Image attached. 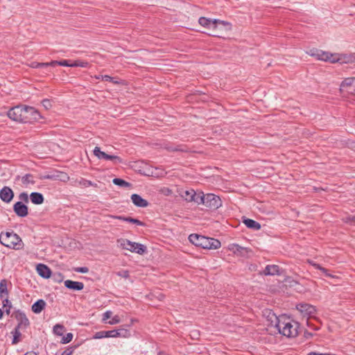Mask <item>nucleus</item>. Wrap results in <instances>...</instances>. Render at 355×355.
<instances>
[{
  "mask_svg": "<svg viewBox=\"0 0 355 355\" xmlns=\"http://www.w3.org/2000/svg\"><path fill=\"white\" fill-rule=\"evenodd\" d=\"M101 76H101V75H99V76H95V78H96V79H101Z\"/></svg>",
  "mask_w": 355,
  "mask_h": 355,
  "instance_id": "60",
  "label": "nucleus"
},
{
  "mask_svg": "<svg viewBox=\"0 0 355 355\" xmlns=\"http://www.w3.org/2000/svg\"><path fill=\"white\" fill-rule=\"evenodd\" d=\"M12 334H13V338L12 343V344H17L19 341V337L21 336V333L19 331V329L18 327H15L14 330L12 331Z\"/></svg>",
  "mask_w": 355,
  "mask_h": 355,
  "instance_id": "34",
  "label": "nucleus"
},
{
  "mask_svg": "<svg viewBox=\"0 0 355 355\" xmlns=\"http://www.w3.org/2000/svg\"><path fill=\"white\" fill-rule=\"evenodd\" d=\"M36 270L38 275L44 279H49L52 273L50 268L44 263H38L36 266Z\"/></svg>",
  "mask_w": 355,
  "mask_h": 355,
  "instance_id": "14",
  "label": "nucleus"
},
{
  "mask_svg": "<svg viewBox=\"0 0 355 355\" xmlns=\"http://www.w3.org/2000/svg\"><path fill=\"white\" fill-rule=\"evenodd\" d=\"M112 82H113L114 84H119V83H119V81H118V80H113Z\"/></svg>",
  "mask_w": 355,
  "mask_h": 355,
  "instance_id": "61",
  "label": "nucleus"
},
{
  "mask_svg": "<svg viewBox=\"0 0 355 355\" xmlns=\"http://www.w3.org/2000/svg\"><path fill=\"white\" fill-rule=\"evenodd\" d=\"M311 56L316 58L318 60L329 62V55L331 53L327 51H323L322 50L313 49L307 52Z\"/></svg>",
  "mask_w": 355,
  "mask_h": 355,
  "instance_id": "11",
  "label": "nucleus"
},
{
  "mask_svg": "<svg viewBox=\"0 0 355 355\" xmlns=\"http://www.w3.org/2000/svg\"><path fill=\"white\" fill-rule=\"evenodd\" d=\"M13 211L15 214L21 218H24L28 214V206L22 202H17L13 205Z\"/></svg>",
  "mask_w": 355,
  "mask_h": 355,
  "instance_id": "9",
  "label": "nucleus"
},
{
  "mask_svg": "<svg viewBox=\"0 0 355 355\" xmlns=\"http://www.w3.org/2000/svg\"><path fill=\"white\" fill-rule=\"evenodd\" d=\"M43 179L46 180H59L62 182H67L69 180V176L64 172H60L58 175H46L43 177Z\"/></svg>",
  "mask_w": 355,
  "mask_h": 355,
  "instance_id": "22",
  "label": "nucleus"
},
{
  "mask_svg": "<svg viewBox=\"0 0 355 355\" xmlns=\"http://www.w3.org/2000/svg\"><path fill=\"white\" fill-rule=\"evenodd\" d=\"M30 200L34 205H42L44 201V198L42 193L39 192H32L30 194Z\"/></svg>",
  "mask_w": 355,
  "mask_h": 355,
  "instance_id": "21",
  "label": "nucleus"
},
{
  "mask_svg": "<svg viewBox=\"0 0 355 355\" xmlns=\"http://www.w3.org/2000/svg\"><path fill=\"white\" fill-rule=\"evenodd\" d=\"M193 193H196V191L193 189H189L184 191L182 193H180V196L185 200L191 202L189 199L193 198Z\"/></svg>",
  "mask_w": 355,
  "mask_h": 355,
  "instance_id": "31",
  "label": "nucleus"
},
{
  "mask_svg": "<svg viewBox=\"0 0 355 355\" xmlns=\"http://www.w3.org/2000/svg\"><path fill=\"white\" fill-rule=\"evenodd\" d=\"M115 331H116V335L114 336L115 338L117 337H128L130 335V333L129 330L126 329H114Z\"/></svg>",
  "mask_w": 355,
  "mask_h": 355,
  "instance_id": "33",
  "label": "nucleus"
},
{
  "mask_svg": "<svg viewBox=\"0 0 355 355\" xmlns=\"http://www.w3.org/2000/svg\"><path fill=\"white\" fill-rule=\"evenodd\" d=\"M204 205L211 209H217L222 206V201L219 196L214 193H207L205 195Z\"/></svg>",
  "mask_w": 355,
  "mask_h": 355,
  "instance_id": "7",
  "label": "nucleus"
},
{
  "mask_svg": "<svg viewBox=\"0 0 355 355\" xmlns=\"http://www.w3.org/2000/svg\"><path fill=\"white\" fill-rule=\"evenodd\" d=\"M64 326L62 324H57L53 327V333L58 336H62L64 331Z\"/></svg>",
  "mask_w": 355,
  "mask_h": 355,
  "instance_id": "36",
  "label": "nucleus"
},
{
  "mask_svg": "<svg viewBox=\"0 0 355 355\" xmlns=\"http://www.w3.org/2000/svg\"><path fill=\"white\" fill-rule=\"evenodd\" d=\"M343 220L351 225H355V215H349L343 218Z\"/></svg>",
  "mask_w": 355,
  "mask_h": 355,
  "instance_id": "39",
  "label": "nucleus"
},
{
  "mask_svg": "<svg viewBox=\"0 0 355 355\" xmlns=\"http://www.w3.org/2000/svg\"><path fill=\"white\" fill-rule=\"evenodd\" d=\"M315 269L320 270L326 277H333L334 276L331 275L330 273H329V271L327 269L322 267L320 264L313 263L312 261L309 262Z\"/></svg>",
  "mask_w": 355,
  "mask_h": 355,
  "instance_id": "29",
  "label": "nucleus"
},
{
  "mask_svg": "<svg viewBox=\"0 0 355 355\" xmlns=\"http://www.w3.org/2000/svg\"><path fill=\"white\" fill-rule=\"evenodd\" d=\"M282 272L281 268L277 265H267L265 269L260 272L261 275H263L266 276H273V275H280Z\"/></svg>",
  "mask_w": 355,
  "mask_h": 355,
  "instance_id": "12",
  "label": "nucleus"
},
{
  "mask_svg": "<svg viewBox=\"0 0 355 355\" xmlns=\"http://www.w3.org/2000/svg\"><path fill=\"white\" fill-rule=\"evenodd\" d=\"M113 217L114 218L119 219L120 220L131 223L139 225V226H144V223L143 222H141V220H138L137 218H133L132 217L123 216H113Z\"/></svg>",
  "mask_w": 355,
  "mask_h": 355,
  "instance_id": "24",
  "label": "nucleus"
},
{
  "mask_svg": "<svg viewBox=\"0 0 355 355\" xmlns=\"http://www.w3.org/2000/svg\"><path fill=\"white\" fill-rule=\"evenodd\" d=\"M307 355H324V354H320V353L311 352L309 353Z\"/></svg>",
  "mask_w": 355,
  "mask_h": 355,
  "instance_id": "56",
  "label": "nucleus"
},
{
  "mask_svg": "<svg viewBox=\"0 0 355 355\" xmlns=\"http://www.w3.org/2000/svg\"><path fill=\"white\" fill-rule=\"evenodd\" d=\"M4 294L8 295L7 282L6 279H1V298Z\"/></svg>",
  "mask_w": 355,
  "mask_h": 355,
  "instance_id": "45",
  "label": "nucleus"
},
{
  "mask_svg": "<svg viewBox=\"0 0 355 355\" xmlns=\"http://www.w3.org/2000/svg\"><path fill=\"white\" fill-rule=\"evenodd\" d=\"M207 28H209V29H211V30L213 31V32H212V33H215L214 26H209V27H208Z\"/></svg>",
  "mask_w": 355,
  "mask_h": 355,
  "instance_id": "59",
  "label": "nucleus"
},
{
  "mask_svg": "<svg viewBox=\"0 0 355 355\" xmlns=\"http://www.w3.org/2000/svg\"><path fill=\"white\" fill-rule=\"evenodd\" d=\"M225 23L229 25L228 28H227L226 26H225L224 25H222L219 23H216V24H218L220 26L214 28L215 33H211L209 35H211L212 36H215V37H221V35L223 33V32H227V31H230L232 28L231 24L227 21H225Z\"/></svg>",
  "mask_w": 355,
  "mask_h": 355,
  "instance_id": "19",
  "label": "nucleus"
},
{
  "mask_svg": "<svg viewBox=\"0 0 355 355\" xmlns=\"http://www.w3.org/2000/svg\"><path fill=\"white\" fill-rule=\"evenodd\" d=\"M117 243L121 248L141 255L147 252V248L145 245L132 242L128 239H119L117 240Z\"/></svg>",
  "mask_w": 355,
  "mask_h": 355,
  "instance_id": "4",
  "label": "nucleus"
},
{
  "mask_svg": "<svg viewBox=\"0 0 355 355\" xmlns=\"http://www.w3.org/2000/svg\"><path fill=\"white\" fill-rule=\"evenodd\" d=\"M12 175V170L8 166H1V182H6Z\"/></svg>",
  "mask_w": 355,
  "mask_h": 355,
  "instance_id": "25",
  "label": "nucleus"
},
{
  "mask_svg": "<svg viewBox=\"0 0 355 355\" xmlns=\"http://www.w3.org/2000/svg\"><path fill=\"white\" fill-rule=\"evenodd\" d=\"M243 223L248 228L253 230H259L261 227L260 223L250 218H243Z\"/></svg>",
  "mask_w": 355,
  "mask_h": 355,
  "instance_id": "23",
  "label": "nucleus"
},
{
  "mask_svg": "<svg viewBox=\"0 0 355 355\" xmlns=\"http://www.w3.org/2000/svg\"><path fill=\"white\" fill-rule=\"evenodd\" d=\"M18 198L20 200L19 202L28 203L30 199V196H28L26 192H21V193H19Z\"/></svg>",
  "mask_w": 355,
  "mask_h": 355,
  "instance_id": "41",
  "label": "nucleus"
},
{
  "mask_svg": "<svg viewBox=\"0 0 355 355\" xmlns=\"http://www.w3.org/2000/svg\"><path fill=\"white\" fill-rule=\"evenodd\" d=\"M2 309L1 310V317L3 316V313H6L7 315H9L10 313V309L12 308V303L8 299H5L2 302Z\"/></svg>",
  "mask_w": 355,
  "mask_h": 355,
  "instance_id": "27",
  "label": "nucleus"
},
{
  "mask_svg": "<svg viewBox=\"0 0 355 355\" xmlns=\"http://www.w3.org/2000/svg\"><path fill=\"white\" fill-rule=\"evenodd\" d=\"M50 66H55L56 64H59L60 66L64 67H71V63H69L67 60H62V61H52L49 62Z\"/></svg>",
  "mask_w": 355,
  "mask_h": 355,
  "instance_id": "40",
  "label": "nucleus"
},
{
  "mask_svg": "<svg viewBox=\"0 0 355 355\" xmlns=\"http://www.w3.org/2000/svg\"><path fill=\"white\" fill-rule=\"evenodd\" d=\"M157 355H167L165 352L160 351L158 352Z\"/></svg>",
  "mask_w": 355,
  "mask_h": 355,
  "instance_id": "58",
  "label": "nucleus"
},
{
  "mask_svg": "<svg viewBox=\"0 0 355 355\" xmlns=\"http://www.w3.org/2000/svg\"><path fill=\"white\" fill-rule=\"evenodd\" d=\"M42 105L44 107L45 109L49 110L52 107L51 102L49 99H44L42 101Z\"/></svg>",
  "mask_w": 355,
  "mask_h": 355,
  "instance_id": "49",
  "label": "nucleus"
},
{
  "mask_svg": "<svg viewBox=\"0 0 355 355\" xmlns=\"http://www.w3.org/2000/svg\"><path fill=\"white\" fill-rule=\"evenodd\" d=\"M329 62L331 63L339 62L340 64L353 63L355 56L352 54L330 53Z\"/></svg>",
  "mask_w": 355,
  "mask_h": 355,
  "instance_id": "6",
  "label": "nucleus"
},
{
  "mask_svg": "<svg viewBox=\"0 0 355 355\" xmlns=\"http://www.w3.org/2000/svg\"><path fill=\"white\" fill-rule=\"evenodd\" d=\"M189 240L193 245L201 247L203 249L216 250L221 246L219 240L197 234H190Z\"/></svg>",
  "mask_w": 355,
  "mask_h": 355,
  "instance_id": "2",
  "label": "nucleus"
},
{
  "mask_svg": "<svg viewBox=\"0 0 355 355\" xmlns=\"http://www.w3.org/2000/svg\"><path fill=\"white\" fill-rule=\"evenodd\" d=\"M76 272L80 273H87L89 271V268L87 267H78L74 269Z\"/></svg>",
  "mask_w": 355,
  "mask_h": 355,
  "instance_id": "51",
  "label": "nucleus"
},
{
  "mask_svg": "<svg viewBox=\"0 0 355 355\" xmlns=\"http://www.w3.org/2000/svg\"><path fill=\"white\" fill-rule=\"evenodd\" d=\"M345 90L348 93L355 94V78H347L342 82L340 91Z\"/></svg>",
  "mask_w": 355,
  "mask_h": 355,
  "instance_id": "10",
  "label": "nucleus"
},
{
  "mask_svg": "<svg viewBox=\"0 0 355 355\" xmlns=\"http://www.w3.org/2000/svg\"><path fill=\"white\" fill-rule=\"evenodd\" d=\"M101 79L106 81H113V78L107 75L102 76Z\"/></svg>",
  "mask_w": 355,
  "mask_h": 355,
  "instance_id": "55",
  "label": "nucleus"
},
{
  "mask_svg": "<svg viewBox=\"0 0 355 355\" xmlns=\"http://www.w3.org/2000/svg\"><path fill=\"white\" fill-rule=\"evenodd\" d=\"M116 275L125 279H127L130 277L129 271L127 270H123L121 271L117 272Z\"/></svg>",
  "mask_w": 355,
  "mask_h": 355,
  "instance_id": "47",
  "label": "nucleus"
},
{
  "mask_svg": "<svg viewBox=\"0 0 355 355\" xmlns=\"http://www.w3.org/2000/svg\"><path fill=\"white\" fill-rule=\"evenodd\" d=\"M119 322H120V318H119V315H114L112 318V320H110L109 322V324H118Z\"/></svg>",
  "mask_w": 355,
  "mask_h": 355,
  "instance_id": "53",
  "label": "nucleus"
},
{
  "mask_svg": "<svg viewBox=\"0 0 355 355\" xmlns=\"http://www.w3.org/2000/svg\"><path fill=\"white\" fill-rule=\"evenodd\" d=\"M198 22L201 26L206 28H208L209 26H214V28L219 26L220 25L216 24V23H219L222 25H224L225 26H226L227 28H229V25L226 24L225 21H222L220 19L211 20L210 19L202 17L199 19Z\"/></svg>",
  "mask_w": 355,
  "mask_h": 355,
  "instance_id": "8",
  "label": "nucleus"
},
{
  "mask_svg": "<svg viewBox=\"0 0 355 355\" xmlns=\"http://www.w3.org/2000/svg\"><path fill=\"white\" fill-rule=\"evenodd\" d=\"M64 286L66 288L72 291H81L84 288V284L83 282L69 279L64 281Z\"/></svg>",
  "mask_w": 355,
  "mask_h": 355,
  "instance_id": "17",
  "label": "nucleus"
},
{
  "mask_svg": "<svg viewBox=\"0 0 355 355\" xmlns=\"http://www.w3.org/2000/svg\"><path fill=\"white\" fill-rule=\"evenodd\" d=\"M229 249L232 251L234 254H242L243 251L245 250V248L240 246L238 244H232Z\"/></svg>",
  "mask_w": 355,
  "mask_h": 355,
  "instance_id": "32",
  "label": "nucleus"
},
{
  "mask_svg": "<svg viewBox=\"0 0 355 355\" xmlns=\"http://www.w3.org/2000/svg\"><path fill=\"white\" fill-rule=\"evenodd\" d=\"M73 337V336L72 333H67L64 336L62 337L61 343L67 344L70 343L72 340Z\"/></svg>",
  "mask_w": 355,
  "mask_h": 355,
  "instance_id": "42",
  "label": "nucleus"
},
{
  "mask_svg": "<svg viewBox=\"0 0 355 355\" xmlns=\"http://www.w3.org/2000/svg\"><path fill=\"white\" fill-rule=\"evenodd\" d=\"M76 346L74 347H69L66 350H64L61 355H72L73 353L74 349H76Z\"/></svg>",
  "mask_w": 355,
  "mask_h": 355,
  "instance_id": "50",
  "label": "nucleus"
},
{
  "mask_svg": "<svg viewBox=\"0 0 355 355\" xmlns=\"http://www.w3.org/2000/svg\"><path fill=\"white\" fill-rule=\"evenodd\" d=\"M80 185H81L83 187H88L91 186H96V184H94L92 181L87 180L85 179L82 178L79 182Z\"/></svg>",
  "mask_w": 355,
  "mask_h": 355,
  "instance_id": "43",
  "label": "nucleus"
},
{
  "mask_svg": "<svg viewBox=\"0 0 355 355\" xmlns=\"http://www.w3.org/2000/svg\"><path fill=\"white\" fill-rule=\"evenodd\" d=\"M30 322L28 319L26 318V316L23 314L21 315V321L18 324V325L16 327H18V329L21 328L22 326L24 327H26L29 325Z\"/></svg>",
  "mask_w": 355,
  "mask_h": 355,
  "instance_id": "38",
  "label": "nucleus"
},
{
  "mask_svg": "<svg viewBox=\"0 0 355 355\" xmlns=\"http://www.w3.org/2000/svg\"><path fill=\"white\" fill-rule=\"evenodd\" d=\"M32 68H38L40 67L50 66L49 62H32L30 65Z\"/></svg>",
  "mask_w": 355,
  "mask_h": 355,
  "instance_id": "48",
  "label": "nucleus"
},
{
  "mask_svg": "<svg viewBox=\"0 0 355 355\" xmlns=\"http://www.w3.org/2000/svg\"><path fill=\"white\" fill-rule=\"evenodd\" d=\"M15 196L13 191L9 187L1 188V200L4 202H10Z\"/></svg>",
  "mask_w": 355,
  "mask_h": 355,
  "instance_id": "15",
  "label": "nucleus"
},
{
  "mask_svg": "<svg viewBox=\"0 0 355 355\" xmlns=\"http://www.w3.org/2000/svg\"><path fill=\"white\" fill-rule=\"evenodd\" d=\"M296 307L299 311L309 317L313 315L316 311L315 306L309 304H299Z\"/></svg>",
  "mask_w": 355,
  "mask_h": 355,
  "instance_id": "13",
  "label": "nucleus"
},
{
  "mask_svg": "<svg viewBox=\"0 0 355 355\" xmlns=\"http://www.w3.org/2000/svg\"><path fill=\"white\" fill-rule=\"evenodd\" d=\"M112 182L115 185L119 186L121 187H129L131 185L130 183L121 178H114L113 179Z\"/></svg>",
  "mask_w": 355,
  "mask_h": 355,
  "instance_id": "30",
  "label": "nucleus"
},
{
  "mask_svg": "<svg viewBox=\"0 0 355 355\" xmlns=\"http://www.w3.org/2000/svg\"><path fill=\"white\" fill-rule=\"evenodd\" d=\"M46 305V302L42 299H40L32 305V311L37 314L40 313L44 309Z\"/></svg>",
  "mask_w": 355,
  "mask_h": 355,
  "instance_id": "20",
  "label": "nucleus"
},
{
  "mask_svg": "<svg viewBox=\"0 0 355 355\" xmlns=\"http://www.w3.org/2000/svg\"><path fill=\"white\" fill-rule=\"evenodd\" d=\"M104 159H105V160H111L114 163H121L122 162V159H121V158L120 157L116 156V155H108L107 153L105 154Z\"/></svg>",
  "mask_w": 355,
  "mask_h": 355,
  "instance_id": "35",
  "label": "nucleus"
},
{
  "mask_svg": "<svg viewBox=\"0 0 355 355\" xmlns=\"http://www.w3.org/2000/svg\"><path fill=\"white\" fill-rule=\"evenodd\" d=\"M116 331L114 329L110 331H97L94 336V338L95 339H101L104 338H115L114 336L116 335Z\"/></svg>",
  "mask_w": 355,
  "mask_h": 355,
  "instance_id": "18",
  "label": "nucleus"
},
{
  "mask_svg": "<svg viewBox=\"0 0 355 355\" xmlns=\"http://www.w3.org/2000/svg\"><path fill=\"white\" fill-rule=\"evenodd\" d=\"M131 200L133 204L138 207H146L148 206V202L141 197L139 194L133 193L131 196Z\"/></svg>",
  "mask_w": 355,
  "mask_h": 355,
  "instance_id": "16",
  "label": "nucleus"
},
{
  "mask_svg": "<svg viewBox=\"0 0 355 355\" xmlns=\"http://www.w3.org/2000/svg\"><path fill=\"white\" fill-rule=\"evenodd\" d=\"M189 200L190 201L195 202L198 205H204L205 200V195L202 192H200L199 193H197L196 192V193H193V198Z\"/></svg>",
  "mask_w": 355,
  "mask_h": 355,
  "instance_id": "26",
  "label": "nucleus"
},
{
  "mask_svg": "<svg viewBox=\"0 0 355 355\" xmlns=\"http://www.w3.org/2000/svg\"><path fill=\"white\" fill-rule=\"evenodd\" d=\"M88 65V62L79 60L71 63V67H87Z\"/></svg>",
  "mask_w": 355,
  "mask_h": 355,
  "instance_id": "44",
  "label": "nucleus"
},
{
  "mask_svg": "<svg viewBox=\"0 0 355 355\" xmlns=\"http://www.w3.org/2000/svg\"><path fill=\"white\" fill-rule=\"evenodd\" d=\"M112 315V312L111 311H107L103 315V320L105 321L106 320L110 318Z\"/></svg>",
  "mask_w": 355,
  "mask_h": 355,
  "instance_id": "52",
  "label": "nucleus"
},
{
  "mask_svg": "<svg viewBox=\"0 0 355 355\" xmlns=\"http://www.w3.org/2000/svg\"><path fill=\"white\" fill-rule=\"evenodd\" d=\"M11 120L21 123H33L42 119L40 113L33 107L18 105L7 112Z\"/></svg>",
  "mask_w": 355,
  "mask_h": 355,
  "instance_id": "1",
  "label": "nucleus"
},
{
  "mask_svg": "<svg viewBox=\"0 0 355 355\" xmlns=\"http://www.w3.org/2000/svg\"><path fill=\"white\" fill-rule=\"evenodd\" d=\"M21 182L24 185L35 184L33 175L29 173L21 177Z\"/></svg>",
  "mask_w": 355,
  "mask_h": 355,
  "instance_id": "28",
  "label": "nucleus"
},
{
  "mask_svg": "<svg viewBox=\"0 0 355 355\" xmlns=\"http://www.w3.org/2000/svg\"><path fill=\"white\" fill-rule=\"evenodd\" d=\"M275 316V327L279 334L288 338H294L298 334L299 323L295 321H282Z\"/></svg>",
  "mask_w": 355,
  "mask_h": 355,
  "instance_id": "3",
  "label": "nucleus"
},
{
  "mask_svg": "<svg viewBox=\"0 0 355 355\" xmlns=\"http://www.w3.org/2000/svg\"><path fill=\"white\" fill-rule=\"evenodd\" d=\"M94 155L100 159H104L105 153L101 150V148L96 146L93 150Z\"/></svg>",
  "mask_w": 355,
  "mask_h": 355,
  "instance_id": "37",
  "label": "nucleus"
},
{
  "mask_svg": "<svg viewBox=\"0 0 355 355\" xmlns=\"http://www.w3.org/2000/svg\"><path fill=\"white\" fill-rule=\"evenodd\" d=\"M159 192L165 196H170L173 194V191L168 187L162 188Z\"/></svg>",
  "mask_w": 355,
  "mask_h": 355,
  "instance_id": "46",
  "label": "nucleus"
},
{
  "mask_svg": "<svg viewBox=\"0 0 355 355\" xmlns=\"http://www.w3.org/2000/svg\"><path fill=\"white\" fill-rule=\"evenodd\" d=\"M1 245L10 249L19 250L21 245V238L13 232H6Z\"/></svg>",
  "mask_w": 355,
  "mask_h": 355,
  "instance_id": "5",
  "label": "nucleus"
},
{
  "mask_svg": "<svg viewBox=\"0 0 355 355\" xmlns=\"http://www.w3.org/2000/svg\"><path fill=\"white\" fill-rule=\"evenodd\" d=\"M307 325H308L309 327H311V324H309V321H308V320H307Z\"/></svg>",
  "mask_w": 355,
  "mask_h": 355,
  "instance_id": "62",
  "label": "nucleus"
},
{
  "mask_svg": "<svg viewBox=\"0 0 355 355\" xmlns=\"http://www.w3.org/2000/svg\"><path fill=\"white\" fill-rule=\"evenodd\" d=\"M313 336V334H312L311 332H309L308 331H305L304 333V337L306 339H309V338H312Z\"/></svg>",
  "mask_w": 355,
  "mask_h": 355,
  "instance_id": "54",
  "label": "nucleus"
},
{
  "mask_svg": "<svg viewBox=\"0 0 355 355\" xmlns=\"http://www.w3.org/2000/svg\"><path fill=\"white\" fill-rule=\"evenodd\" d=\"M24 355H37L35 352L31 351L26 352Z\"/></svg>",
  "mask_w": 355,
  "mask_h": 355,
  "instance_id": "57",
  "label": "nucleus"
}]
</instances>
